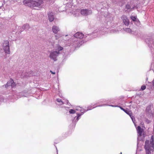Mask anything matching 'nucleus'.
Wrapping results in <instances>:
<instances>
[{
  "label": "nucleus",
  "mask_w": 154,
  "mask_h": 154,
  "mask_svg": "<svg viewBox=\"0 0 154 154\" xmlns=\"http://www.w3.org/2000/svg\"><path fill=\"white\" fill-rule=\"evenodd\" d=\"M144 148L145 150V154H151V151L154 148V145L151 144L149 140L145 141Z\"/></svg>",
  "instance_id": "nucleus-1"
},
{
  "label": "nucleus",
  "mask_w": 154,
  "mask_h": 154,
  "mask_svg": "<svg viewBox=\"0 0 154 154\" xmlns=\"http://www.w3.org/2000/svg\"><path fill=\"white\" fill-rule=\"evenodd\" d=\"M3 48L6 53H10L9 42L8 40L5 41L3 43Z\"/></svg>",
  "instance_id": "nucleus-2"
},
{
  "label": "nucleus",
  "mask_w": 154,
  "mask_h": 154,
  "mask_svg": "<svg viewBox=\"0 0 154 154\" xmlns=\"http://www.w3.org/2000/svg\"><path fill=\"white\" fill-rule=\"evenodd\" d=\"M43 3V0H35L32 1L31 7H38Z\"/></svg>",
  "instance_id": "nucleus-3"
},
{
  "label": "nucleus",
  "mask_w": 154,
  "mask_h": 154,
  "mask_svg": "<svg viewBox=\"0 0 154 154\" xmlns=\"http://www.w3.org/2000/svg\"><path fill=\"white\" fill-rule=\"evenodd\" d=\"M60 54V52L57 51H52L50 53V57L54 61H55L57 60V57Z\"/></svg>",
  "instance_id": "nucleus-4"
},
{
  "label": "nucleus",
  "mask_w": 154,
  "mask_h": 154,
  "mask_svg": "<svg viewBox=\"0 0 154 154\" xmlns=\"http://www.w3.org/2000/svg\"><path fill=\"white\" fill-rule=\"evenodd\" d=\"M81 13L82 15L86 16L89 14H91L92 11L87 9H82L81 11Z\"/></svg>",
  "instance_id": "nucleus-5"
},
{
  "label": "nucleus",
  "mask_w": 154,
  "mask_h": 154,
  "mask_svg": "<svg viewBox=\"0 0 154 154\" xmlns=\"http://www.w3.org/2000/svg\"><path fill=\"white\" fill-rule=\"evenodd\" d=\"M32 1V0H24L23 1V4L25 6L31 7Z\"/></svg>",
  "instance_id": "nucleus-6"
},
{
  "label": "nucleus",
  "mask_w": 154,
  "mask_h": 154,
  "mask_svg": "<svg viewBox=\"0 0 154 154\" xmlns=\"http://www.w3.org/2000/svg\"><path fill=\"white\" fill-rule=\"evenodd\" d=\"M74 36L77 38H83L84 35L82 33L77 32L74 35Z\"/></svg>",
  "instance_id": "nucleus-7"
},
{
  "label": "nucleus",
  "mask_w": 154,
  "mask_h": 154,
  "mask_svg": "<svg viewBox=\"0 0 154 154\" xmlns=\"http://www.w3.org/2000/svg\"><path fill=\"white\" fill-rule=\"evenodd\" d=\"M122 19L123 20V23L126 25H128L129 24L128 20L127 17L125 16H123L122 17Z\"/></svg>",
  "instance_id": "nucleus-8"
},
{
  "label": "nucleus",
  "mask_w": 154,
  "mask_h": 154,
  "mask_svg": "<svg viewBox=\"0 0 154 154\" xmlns=\"http://www.w3.org/2000/svg\"><path fill=\"white\" fill-rule=\"evenodd\" d=\"M49 20L50 22L53 21L54 19V17L52 12H50L48 14Z\"/></svg>",
  "instance_id": "nucleus-9"
},
{
  "label": "nucleus",
  "mask_w": 154,
  "mask_h": 154,
  "mask_svg": "<svg viewBox=\"0 0 154 154\" xmlns=\"http://www.w3.org/2000/svg\"><path fill=\"white\" fill-rule=\"evenodd\" d=\"M52 30L54 33L57 34L60 30L58 27L54 26H52Z\"/></svg>",
  "instance_id": "nucleus-10"
},
{
  "label": "nucleus",
  "mask_w": 154,
  "mask_h": 154,
  "mask_svg": "<svg viewBox=\"0 0 154 154\" xmlns=\"http://www.w3.org/2000/svg\"><path fill=\"white\" fill-rule=\"evenodd\" d=\"M137 133L139 134V135L140 136H141L143 131V129H142L140 126H138L137 127Z\"/></svg>",
  "instance_id": "nucleus-11"
},
{
  "label": "nucleus",
  "mask_w": 154,
  "mask_h": 154,
  "mask_svg": "<svg viewBox=\"0 0 154 154\" xmlns=\"http://www.w3.org/2000/svg\"><path fill=\"white\" fill-rule=\"evenodd\" d=\"M125 113H126L127 114L129 115L131 118L133 119V116H132V113L131 111H130L129 110H125L124 111Z\"/></svg>",
  "instance_id": "nucleus-12"
},
{
  "label": "nucleus",
  "mask_w": 154,
  "mask_h": 154,
  "mask_svg": "<svg viewBox=\"0 0 154 154\" xmlns=\"http://www.w3.org/2000/svg\"><path fill=\"white\" fill-rule=\"evenodd\" d=\"M63 48L60 45H58L57 46V48L56 49V50L58 51H59L60 52V51H62L63 50Z\"/></svg>",
  "instance_id": "nucleus-13"
},
{
  "label": "nucleus",
  "mask_w": 154,
  "mask_h": 154,
  "mask_svg": "<svg viewBox=\"0 0 154 154\" xmlns=\"http://www.w3.org/2000/svg\"><path fill=\"white\" fill-rule=\"evenodd\" d=\"M150 143L151 144L154 145V137L153 135H152L151 136Z\"/></svg>",
  "instance_id": "nucleus-14"
},
{
  "label": "nucleus",
  "mask_w": 154,
  "mask_h": 154,
  "mask_svg": "<svg viewBox=\"0 0 154 154\" xmlns=\"http://www.w3.org/2000/svg\"><path fill=\"white\" fill-rule=\"evenodd\" d=\"M56 100L57 102L60 103V105H63L64 103L62 101V100L60 99H57Z\"/></svg>",
  "instance_id": "nucleus-15"
},
{
  "label": "nucleus",
  "mask_w": 154,
  "mask_h": 154,
  "mask_svg": "<svg viewBox=\"0 0 154 154\" xmlns=\"http://www.w3.org/2000/svg\"><path fill=\"white\" fill-rule=\"evenodd\" d=\"M70 114H74L75 113L76 111L75 110L73 109H70L69 112Z\"/></svg>",
  "instance_id": "nucleus-16"
},
{
  "label": "nucleus",
  "mask_w": 154,
  "mask_h": 154,
  "mask_svg": "<svg viewBox=\"0 0 154 154\" xmlns=\"http://www.w3.org/2000/svg\"><path fill=\"white\" fill-rule=\"evenodd\" d=\"M146 87L145 85H143L141 86L140 90L143 91L146 88Z\"/></svg>",
  "instance_id": "nucleus-17"
},
{
  "label": "nucleus",
  "mask_w": 154,
  "mask_h": 154,
  "mask_svg": "<svg viewBox=\"0 0 154 154\" xmlns=\"http://www.w3.org/2000/svg\"><path fill=\"white\" fill-rule=\"evenodd\" d=\"M13 82V80H11V82ZM16 86L15 84L13 82V83H11V86L12 87H14Z\"/></svg>",
  "instance_id": "nucleus-18"
},
{
  "label": "nucleus",
  "mask_w": 154,
  "mask_h": 154,
  "mask_svg": "<svg viewBox=\"0 0 154 154\" xmlns=\"http://www.w3.org/2000/svg\"><path fill=\"white\" fill-rule=\"evenodd\" d=\"M131 19L133 20V21H136V18L135 17L131 16Z\"/></svg>",
  "instance_id": "nucleus-19"
},
{
  "label": "nucleus",
  "mask_w": 154,
  "mask_h": 154,
  "mask_svg": "<svg viewBox=\"0 0 154 154\" xmlns=\"http://www.w3.org/2000/svg\"><path fill=\"white\" fill-rule=\"evenodd\" d=\"M126 8L128 9H129L130 8V6L129 5H126Z\"/></svg>",
  "instance_id": "nucleus-20"
},
{
  "label": "nucleus",
  "mask_w": 154,
  "mask_h": 154,
  "mask_svg": "<svg viewBox=\"0 0 154 154\" xmlns=\"http://www.w3.org/2000/svg\"><path fill=\"white\" fill-rule=\"evenodd\" d=\"M80 114H78L77 116V119H79V118L80 117Z\"/></svg>",
  "instance_id": "nucleus-21"
},
{
  "label": "nucleus",
  "mask_w": 154,
  "mask_h": 154,
  "mask_svg": "<svg viewBox=\"0 0 154 154\" xmlns=\"http://www.w3.org/2000/svg\"><path fill=\"white\" fill-rule=\"evenodd\" d=\"M120 108H121V109L123 110L124 111H125V110H126V109H124V108H122V107H120Z\"/></svg>",
  "instance_id": "nucleus-22"
},
{
  "label": "nucleus",
  "mask_w": 154,
  "mask_h": 154,
  "mask_svg": "<svg viewBox=\"0 0 154 154\" xmlns=\"http://www.w3.org/2000/svg\"><path fill=\"white\" fill-rule=\"evenodd\" d=\"M50 72H51V73L53 74H55V72H53L51 70H50Z\"/></svg>",
  "instance_id": "nucleus-23"
},
{
  "label": "nucleus",
  "mask_w": 154,
  "mask_h": 154,
  "mask_svg": "<svg viewBox=\"0 0 154 154\" xmlns=\"http://www.w3.org/2000/svg\"><path fill=\"white\" fill-rule=\"evenodd\" d=\"M127 29L129 31H131V29Z\"/></svg>",
  "instance_id": "nucleus-24"
},
{
  "label": "nucleus",
  "mask_w": 154,
  "mask_h": 154,
  "mask_svg": "<svg viewBox=\"0 0 154 154\" xmlns=\"http://www.w3.org/2000/svg\"><path fill=\"white\" fill-rule=\"evenodd\" d=\"M8 82L7 83V84H6V85H7V84L8 85Z\"/></svg>",
  "instance_id": "nucleus-25"
},
{
  "label": "nucleus",
  "mask_w": 154,
  "mask_h": 154,
  "mask_svg": "<svg viewBox=\"0 0 154 154\" xmlns=\"http://www.w3.org/2000/svg\"><path fill=\"white\" fill-rule=\"evenodd\" d=\"M119 154H122V152H121V153H120Z\"/></svg>",
  "instance_id": "nucleus-26"
}]
</instances>
